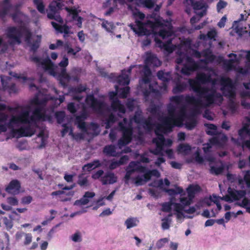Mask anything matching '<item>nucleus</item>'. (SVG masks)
Listing matches in <instances>:
<instances>
[{
  "mask_svg": "<svg viewBox=\"0 0 250 250\" xmlns=\"http://www.w3.org/2000/svg\"><path fill=\"white\" fill-rule=\"evenodd\" d=\"M244 180L246 183L247 188H250V171L247 170L245 172Z\"/></svg>",
  "mask_w": 250,
  "mask_h": 250,
  "instance_id": "nucleus-58",
  "label": "nucleus"
},
{
  "mask_svg": "<svg viewBox=\"0 0 250 250\" xmlns=\"http://www.w3.org/2000/svg\"><path fill=\"white\" fill-rule=\"evenodd\" d=\"M11 5L9 6H3L1 11H0V17L4 18L7 14L9 11Z\"/></svg>",
  "mask_w": 250,
  "mask_h": 250,
  "instance_id": "nucleus-59",
  "label": "nucleus"
},
{
  "mask_svg": "<svg viewBox=\"0 0 250 250\" xmlns=\"http://www.w3.org/2000/svg\"><path fill=\"white\" fill-rule=\"evenodd\" d=\"M111 107L113 111H119L123 114L125 113L126 110L124 105L121 103L118 98H115L111 102Z\"/></svg>",
  "mask_w": 250,
  "mask_h": 250,
  "instance_id": "nucleus-17",
  "label": "nucleus"
},
{
  "mask_svg": "<svg viewBox=\"0 0 250 250\" xmlns=\"http://www.w3.org/2000/svg\"><path fill=\"white\" fill-rule=\"evenodd\" d=\"M85 101L86 103L90 104L91 107L95 111L100 112L103 109L104 106L103 102L95 98L93 94L87 96Z\"/></svg>",
  "mask_w": 250,
  "mask_h": 250,
  "instance_id": "nucleus-12",
  "label": "nucleus"
},
{
  "mask_svg": "<svg viewBox=\"0 0 250 250\" xmlns=\"http://www.w3.org/2000/svg\"><path fill=\"white\" fill-rule=\"evenodd\" d=\"M128 120L126 118H124L123 121L118 123L119 130L122 133V136L118 140L117 145L119 148L121 149L124 146L129 144L132 140L133 129L131 126L126 127Z\"/></svg>",
  "mask_w": 250,
  "mask_h": 250,
  "instance_id": "nucleus-5",
  "label": "nucleus"
},
{
  "mask_svg": "<svg viewBox=\"0 0 250 250\" xmlns=\"http://www.w3.org/2000/svg\"><path fill=\"white\" fill-rule=\"evenodd\" d=\"M100 181L103 185L113 184L117 182V177L113 172L108 171L101 177Z\"/></svg>",
  "mask_w": 250,
  "mask_h": 250,
  "instance_id": "nucleus-16",
  "label": "nucleus"
},
{
  "mask_svg": "<svg viewBox=\"0 0 250 250\" xmlns=\"http://www.w3.org/2000/svg\"><path fill=\"white\" fill-rule=\"evenodd\" d=\"M99 166V161L98 160H95L93 163H88L84 165L83 169L88 171H90L94 168L98 167Z\"/></svg>",
  "mask_w": 250,
  "mask_h": 250,
  "instance_id": "nucleus-36",
  "label": "nucleus"
},
{
  "mask_svg": "<svg viewBox=\"0 0 250 250\" xmlns=\"http://www.w3.org/2000/svg\"><path fill=\"white\" fill-rule=\"evenodd\" d=\"M125 224L127 229H130L132 227L136 226L135 220L132 218H129L125 221Z\"/></svg>",
  "mask_w": 250,
  "mask_h": 250,
  "instance_id": "nucleus-56",
  "label": "nucleus"
},
{
  "mask_svg": "<svg viewBox=\"0 0 250 250\" xmlns=\"http://www.w3.org/2000/svg\"><path fill=\"white\" fill-rule=\"evenodd\" d=\"M146 26H149L152 29H154L156 27L162 26V23L159 19L157 18L155 19L154 21L147 20L146 21Z\"/></svg>",
  "mask_w": 250,
  "mask_h": 250,
  "instance_id": "nucleus-33",
  "label": "nucleus"
},
{
  "mask_svg": "<svg viewBox=\"0 0 250 250\" xmlns=\"http://www.w3.org/2000/svg\"><path fill=\"white\" fill-rule=\"evenodd\" d=\"M7 202L11 206H16L18 204V200L15 197H10L7 199Z\"/></svg>",
  "mask_w": 250,
  "mask_h": 250,
  "instance_id": "nucleus-63",
  "label": "nucleus"
},
{
  "mask_svg": "<svg viewBox=\"0 0 250 250\" xmlns=\"http://www.w3.org/2000/svg\"><path fill=\"white\" fill-rule=\"evenodd\" d=\"M250 125L248 123H246L243 125L242 127L238 130V135L240 137L241 140H244L245 137V135L250 136V130H249Z\"/></svg>",
  "mask_w": 250,
  "mask_h": 250,
  "instance_id": "nucleus-27",
  "label": "nucleus"
},
{
  "mask_svg": "<svg viewBox=\"0 0 250 250\" xmlns=\"http://www.w3.org/2000/svg\"><path fill=\"white\" fill-rule=\"evenodd\" d=\"M173 34L171 29H162L158 32V35L163 39H165L170 37Z\"/></svg>",
  "mask_w": 250,
  "mask_h": 250,
  "instance_id": "nucleus-32",
  "label": "nucleus"
},
{
  "mask_svg": "<svg viewBox=\"0 0 250 250\" xmlns=\"http://www.w3.org/2000/svg\"><path fill=\"white\" fill-rule=\"evenodd\" d=\"M32 123H33V122L28 124V125L27 126H21L18 129L13 128L12 126L11 128H12L11 132L13 134V136L15 137L17 135L18 138L32 136L35 133V130L31 127L30 125ZM33 124H35L34 123H33ZM27 124H28V123Z\"/></svg>",
  "mask_w": 250,
  "mask_h": 250,
  "instance_id": "nucleus-9",
  "label": "nucleus"
},
{
  "mask_svg": "<svg viewBox=\"0 0 250 250\" xmlns=\"http://www.w3.org/2000/svg\"><path fill=\"white\" fill-rule=\"evenodd\" d=\"M158 78L163 83H167L171 79V73L169 72H165L164 70L158 71L157 73Z\"/></svg>",
  "mask_w": 250,
  "mask_h": 250,
  "instance_id": "nucleus-23",
  "label": "nucleus"
},
{
  "mask_svg": "<svg viewBox=\"0 0 250 250\" xmlns=\"http://www.w3.org/2000/svg\"><path fill=\"white\" fill-rule=\"evenodd\" d=\"M224 167L222 166L216 167L215 166H211L210 168V173L212 174L218 175L220 174L223 171Z\"/></svg>",
  "mask_w": 250,
  "mask_h": 250,
  "instance_id": "nucleus-44",
  "label": "nucleus"
},
{
  "mask_svg": "<svg viewBox=\"0 0 250 250\" xmlns=\"http://www.w3.org/2000/svg\"><path fill=\"white\" fill-rule=\"evenodd\" d=\"M173 203L171 202H165L162 204L161 210L163 212L171 213L172 205Z\"/></svg>",
  "mask_w": 250,
  "mask_h": 250,
  "instance_id": "nucleus-43",
  "label": "nucleus"
},
{
  "mask_svg": "<svg viewBox=\"0 0 250 250\" xmlns=\"http://www.w3.org/2000/svg\"><path fill=\"white\" fill-rule=\"evenodd\" d=\"M168 240L167 238L160 239L156 243L157 248L159 249L162 248L166 243L168 242Z\"/></svg>",
  "mask_w": 250,
  "mask_h": 250,
  "instance_id": "nucleus-60",
  "label": "nucleus"
},
{
  "mask_svg": "<svg viewBox=\"0 0 250 250\" xmlns=\"http://www.w3.org/2000/svg\"><path fill=\"white\" fill-rule=\"evenodd\" d=\"M184 120L180 117H167L164 118L162 124L159 125L155 130V133L157 134L158 130L163 131L164 133L170 132L172 131L174 126H181L183 125Z\"/></svg>",
  "mask_w": 250,
  "mask_h": 250,
  "instance_id": "nucleus-6",
  "label": "nucleus"
},
{
  "mask_svg": "<svg viewBox=\"0 0 250 250\" xmlns=\"http://www.w3.org/2000/svg\"><path fill=\"white\" fill-rule=\"evenodd\" d=\"M3 222L7 230H10L12 228L13 223L12 220L9 219L7 217H4L3 218Z\"/></svg>",
  "mask_w": 250,
  "mask_h": 250,
  "instance_id": "nucleus-53",
  "label": "nucleus"
},
{
  "mask_svg": "<svg viewBox=\"0 0 250 250\" xmlns=\"http://www.w3.org/2000/svg\"><path fill=\"white\" fill-rule=\"evenodd\" d=\"M156 172H157V171L156 170L148 171L146 170V172H145V173L143 175L145 182H147L149 181L151 179L152 175H155V173Z\"/></svg>",
  "mask_w": 250,
  "mask_h": 250,
  "instance_id": "nucleus-52",
  "label": "nucleus"
},
{
  "mask_svg": "<svg viewBox=\"0 0 250 250\" xmlns=\"http://www.w3.org/2000/svg\"><path fill=\"white\" fill-rule=\"evenodd\" d=\"M157 85V83H150L149 85L148 90L151 93H153L156 95H158L160 94V92L156 88Z\"/></svg>",
  "mask_w": 250,
  "mask_h": 250,
  "instance_id": "nucleus-55",
  "label": "nucleus"
},
{
  "mask_svg": "<svg viewBox=\"0 0 250 250\" xmlns=\"http://www.w3.org/2000/svg\"><path fill=\"white\" fill-rule=\"evenodd\" d=\"M133 119L135 123L138 124L141 123L143 120L141 111H136Z\"/></svg>",
  "mask_w": 250,
  "mask_h": 250,
  "instance_id": "nucleus-50",
  "label": "nucleus"
},
{
  "mask_svg": "<svg viewBox=\"0 0 250 250\" xmlns=\"http://www.w3.org/2000/svg\"><path fill=\"white\" fill-rule=\"evenodd\" d=\"M129 92L130 87L129 86L125 87L121 89L119 96L121 98H126L127 97Z\"/></svg>",
  "mask_w": 250,
  "mask_h": 250,
  "instance_id": "nucleus-46",
  "label": "nucleus"
},
{
  "mask_svg": "<svg viewBox=\"0 0 250 250\" xmlns=\"http://www.w3.org/2000/svg\"><path fill=\"white\" fill-rule=\"evenodd\" d=\"M85 119L83 115H78L76 117L75 120V124L77 125L78 127L84 132L87 130L86 123L84 122Z\"/></svg>",
  "mask_w": 250,
  "mask_h": 250,
  "instance_id": "nucleus-20",
  "label": "nucleus"
},
{
  "mask_svg": "<svg viewBox=\"0 0 250 250\" xmlns=\"http://www.w3.org/2000/svg\"><path fill=\"white\" fill-rule=\"evenodd\" d=\"M133 180H134V184L136 186H142L144 184V180L139 176L135 177Z\"/></svg>",
  "mask_w": 250,
  "mask_h": 250,
  "instance_id": "nucleus-64",
  "label": "nucleus"
},
{
  "mask_svg": "<svg viewBox=\"0 0 250 250\" xmlns=\"http://www.w3.org/2000/svg\"><path fill=\"white\" fill-rule=\"evenodd\" d=\"M38 39H37L36 41H34V42L31 43L30 46L31 51L33 52H36L38 49L39 48L40 45V43L41 42V36H38Z\"/></svg>",
  "mask_w": 250,
  "mask_h": 250,
  "instance_id": "nucleus-41",
  "label": "nucleus"
},
{
  "mask_svg": "<svg viewBox=\"0 0 250 250\" xmlns=\"http://www.w3.org/2000/svg\"><path fill=\"white\" fill-rule=\"evenodd\" d=\"M191 147L188 144H180L178 147V150L182 152H186L190 150Z\"/></svg>",
  "mask_w": 250,
  "mask_h": 250,
  "instance_id": "nucleus-57",
  "label": "nucleus"
},
{
  "mask_svg": "<svg viewBox=\"0 0 250 250\" xmlns=\"http://www.w3.org/2000/svg\"><path fill=\"white\" fill-rule=\"evenodd\" d=\"M211 80L210 75L203 72L198 73L195 79L188 80L190 90L194 91L199 97L195 98L189 95L186 96V103L196 106L193 111L192 116L200 113V110L198 107H209L214 104L217 100L221 102H222L223 98L220 93L217 92L215 89L201 86V84L209 83Z\"/></svg>",
  "mask_w": 250,
  "mask_h": 250,
  "instance_id": "nucleus-1",
  "label": "nucleus"
},
{
  "mask_svg": "<svg viewBox=\"0 0 250 250\" xmlns=\"http://www.w3.org/2000/svg\"><path fill=\"white\" fill-rule=\"evenodd\" d=\"M213 0H199L195 1V0H185L186 2L190 1V3L195 11L201 10L200 12H196V14L199 18H202L206 15L207 13V10L208 5L207 2H211Z\"/></svg>",
  "mask_w": 250,
  "mask_h": 250,
  "instance_id": "nucleus-7",
  "label": "nucleus"
},
{
  "mask_svg": "<svg viewBox=\"0 0 250 250\" xmlns=\"http://www.w3.org/2000/svg\"><path fill=\"white\" fill-rule=\"evenodd\" d=\"M157 132V134H156V135L158 136V137L154 138L153 139V142L155 143L157 148L160 149L163 148V147L165 146V143L166 142V140L163 134H159V132H163L158 130Z\"/></svg>",
  "mask_w": 250,
  "mask_h": 250,
  "instance_id": "nucleus-19",
  "label": "nucleus"
},
{
  "mask_svg": "<svg viewBox=\"0 0 250 250\" xmlns=\"http://www.w3.org/2000/svg\"><path fill=\"white\" fill-rule=\"evenodd\" d=\"M21 185L18 180H12L5 188V191L12 194H17L20 192Z\"/></svg>",
  "mask_w": 250,
  "mask_h": 250,
  "instance_id": "nucleus-15",
  "label": "nucleus"
},
{
  "mask_svg": "<svg viewBox=\"0 0 250 250\" xmlns=\"http://www.w3.org/2000/svg\"><path fill=\"white\" fill-rule=\"evenodd\" d=\"M188 84L185 82H178L173 87L172 92L174 94H178L184 91L187 88Z\"/></svg>",
  "mask_w": 250,
  "mask_h": 250,
  "instance_id": "nucleus-25",
  "label": "nucleus"
},
{
  "mask_svg": "<svg viewBox=\"0 0 250 250\" xmlns=\"http://www.w3.org/2000/svg\"><path fill=\"white\" fill-rule=\"evenodd\" d=\"M128 168L130 169H136L137 168L142 167L141 170H136V172H145L146 171L147 168L146 167L141 166L140 165V163L138 161H131L129 163L127 166Z\"/></svg>",
  "mask_w": 250,
  "mask_h": 250,
  "instance_id": "nucleus-29",
  "label": "nucleus"
},
{
  "mask_svg": "<svg viewBox=\"0 0 250 250\" xmlns=\"http://www.w3.org/2000/svg\"><path fill=\"white\" fill-rule=\"evenodd\" d=\"M24 240L23 241V245L25 246H27L29 245L32 240V235L30 233H25L24 235Z\"/></svg>",
  "mask_w": 250,
  "mask_h": 250,
  "instance_id": "nucleus-54",
  "label": "nucleus"
},
{
  "mask_svg": "<svg viewBox=\"0 0 250 250\" xmlns=\"http://www.w3.org/2000/svg\"><path fill=\"white\" fill-rule=\"evenodd\" d=\"M30 60L38 65H42V67L45 70H48L50 72L54 71V63L49 58L42 60L39 57L32 56L30 58Z\"/></svg>",
  "mask_w": 250,
  "mask_h": 250,
  "instance_id": "nucleus-10",
  "label": "nucleus"
},
{
  "mask_svg": "<svg viewBox=\"0 0 250 250\" xmlns=\"http://www.w3.org/2000/svg\"><path fill=\"white\" fill-rule=\"evenodd\" d=\"M220 84L222 87L220 90L225 97L229 99L228 107L232 113L236 111L237 107L234 99L235 98V85L232 80L229 77H223L221 79Z\"/></svg>",
  "mask_w": 250,
  "mask_h": 250,
  "instance_id": "nucleus-3",
  "label": "nucleus"
},
{
  "mask_svg": "<svg viewBox=\"0 0 250 250\" xmlns=\"http://www.w3.org/2000/svg\"><path fill=\"white\" fill-rule=\"evenodd\" d=\"M172 216V213H170L168 214L167 217L162 219V221H163L162 223V228L163 229H167L169 228V223L171 221V220L169 219V218Z\"/></svg>",
  "mask_w": 250,
  "mask_h": 250,
  "instance_id": "nucleus-38",
  "label": "nucleus"
},
{
  "mask_svg": "<svg viewBox=\"0 0 250 250\" xmlns=\"http://www.w3.org/2000/svg\"><path fill=\"white\" fill-rule=\"evenodd\" d=\"M63 4L56 1H52L49 5L50 12L49 13H57L59 11L62 9Z\"/></svg>",
  "mask_w": 250,
  "mask_h": 250,
  "instance_id": "nucleus-24",
  "label": "nucleus"
},
{
  "mask_svg": "<svg viewBox=\"0 0 250 250\" xmlns=\"http://www.w3.org/2000/svg\"><path fill=\"white\" fill-rule=\"evenodd\" d=\"M205 125L207 127L206 133L209 135H214L217 133V126L212 124H205Z\"/></svg>",
  "mask_w": 250,
  "mask_h": 250,
  "instance_id": "nucleus-31",
  "label": "nucleus"
},
{
  "mask_svg": "<svg viewBox=\"0 0 250 250\" xmlns=\"http://www.w3.org/2000/svg\"><path fill=\"white\" fill-rule=\"evenodd\" d=\"M1 82L3 88L4 90H8V92L11 94L12 93H16L17 89L16 86V84L14 83L11 84L10 85H8L7 83L5 82L3 79L1 77Z\"/></svg>",
  "mask_w": 250,
  "mask_h": 250,
  "instance_id": "nucleus-26",
  "label": "nucleus"
},
{
  "mask_svg": "<svg viewBox=\"0 0 250 250\" xmlns=\"http://www.w3.org/2000/svg\"><path fill=\"white\" fill-rule=\"evenodd\" d=\"M197 125V121L195 118H191L188 122H187L185 125L186 128L188 130H192Z\"/></svg>",
  "mask_w": 250,
  "mask_h": 250,
  "instance_id": "nucleus-48",
  "label": "nucleus"
},
{
  "mask_svg": "<svg viewBox=\"0 0 250 250\" xmlns=\"http://www.w3.org/2000/svg\"><path fill=\"white\" fill-rule=\"evenodd\" d=\"M171 39H168L166 42L163 43L164 48L169 53L172 52L174 50L173 47L171 45Z\"/></svg>",
  "mask_w": 250,
  "mask_h": 250,
  "instance_id": "nucleus-49",
  "label": "nucleus"
},
{
  "mask_svg": "<svg viewBox=\"0 0 250 250\" xmlns=\"http://www.w3.org/2000/svg\"><path fill=\"white\" fill-rule=\"evenodd\" d=\"M142 167L137 168L136 169H130L128 168L127 167L126 169V173L125 176V183L126 184L128 183V181L130 179L131 175L136 172V170H142Z\"/></svg>",
  "mask_w": 250,
  "mask_h": 250,
  "instance_id": "nucleus-34",
  "label": "nucleus"
},
{
  "mask_svg": "<svg viewBox=\"0 0 250 250\" xmlns=\"http://www.w3.org/2000/svg\"><path fill=\"white\" fill-rule=\"evenodd\" d=\"M64 9L68 13L69 15L72 16L73 20H76V18L79 16V13L80 12V11H78L77 9L74 7H66Z\"/></svg>",
  "mask_w": 250,
  "mask_h": 250,
  "instance_id": "nucleus-37",
  "label": "nucleus"
},
{
  "mask_svg": "<svg viewBox=\"0 0 250 250\" xmlns=\"http://www.w3.org/2000/svg\"><path fill=\"white\" fill-rule=\"evenodd\" d=\"M34 4L36 6L38 11L42 13H45V6L42 0H33Z\"/></svg>",
  "mask_w": 250,
  "mask_h": 250,
  "instance_id": "nucleus-35",
  "label": "nucleus"
},
{
  "mask_svg": "<svg viewBox=\"0 0 250 250\" xmlns=\"http://www.w3.org/2000/svg\"><path fill=\"white\" fill-rule=\"evenodd\" d=\"M104 173V171L103 170H99L92 175V178L94 180L99 179L100 178L101 179Z\"/></svg>",
  "mask_w": 250,
  "mask_h": 250,
  "instance_id": "nucleus-62",
  "label": "nucleus"
},
{
  "mask_svg": "<svg viewBox=\"0 0 250 250\" xmlns=\"http://www.w3.org/2000/svg\"><path fill=\"white\" fill-rule=\"evenodd\" d=\"M31 104L36 105L32 112V115L29 117L28 111H24L20 115L13 116L10 119L9 126L10 127L11 123L15 124L19 123L29 124L31 122L37 123L40 121H45L47 115L45 114V106L47 100L45 99H40L38 97H35L31 100Z\"/></svg>",
  "mask_w": 250,
  "mask_h": 250,
  "instance_id": "nucleus-2",
  "label": "nucleus"
},
{
  "mask_svg": "<svg viewBox=\"0 0 250 250\" xmlns=\"http://www.w3.org/2000/svg\"><path fill=\"white\" fill-rule=\"evenodd\" d=\"M201 190L200 187L198 185H190L187 189L188 197L190 199H193L195 197V194Z\"/></svg>",
  "mask_w": 250,
  "mask_h": 250,
  "instance_id": "nucleus-22",
  "label": "nucleus"
},
{
  "mask_svg": "<svg viewBox=\"0 0 250 250\" xmlns=\"http://www.w3.org/2000/svg\"><path fill=\"white\" fill-rule=\"evenodd\" d=\"M47 18L50 20H54L60 23L63 22L62 18L59 14H57V13H47Z\"/></svg>",
  "mask_w": 250,
  "mask_h": 250,
  "instance_id": "nucleus-39",
  "label": "nucleus"
},
{
  "mask_svg": "<svg viewBox=\"0 0 250 250\" xmlns=\"http://www.w3.org/2000/svg\"><path fill=\"white\" fill-rule=\"evenodd\" d=\"M87 88L86 85L79 84L77 86L72 88V91L74 93H81L86 91Z\"/></svg>",
  "mask_w": 250,
  "mask_h": 250,
  "instance_id": "nucleus-51",
  "label": "nucleus"
},
{
  "mask_svg": "<svg viewBox=\"0 0 250 250\" xmlns=\"http://www.w3.org/2000/svg\"><path fill=\"white\" fill-rule=\"evenodd\" d=\"M103 153L108 156L116 157L118 153L116 152V147L113 145L105 146L103 148Z\"/></svg>",
  "mask_w": 250,
  "mask_h": 250,
  "instance_id": "nucleus-18",
  "label": "nucleus"
},
{
  "mask_svg": "<svg viewBox=\"0 0 250 250\" xmlns=\"http://www.w3.org/2000/svg\"><path fill=\"white\" fill-rule=\"evenodd\" d=\"M161 62L157 56L150 52L146 53V58L145 60V65L149 67H158L161 65Z\"/></svg>",
  "mask_w": 250,
  "mask_h": 250,
  "instance_id": "nucleus-14",
  "label": "nucleus"
},
{
  "mask_svg": "<svg viewBox=\"0 0 250 250\" xmlns=\"http://www.w3.org/2000/svg\"><path fill=\"white\" fill-rule=\"evenodd\" d=\"M6 34L9 39L13 40L19 44L21 43V38L24 35L25 42L28 44H31L32 33L24 26L9 27L7 29Z\"/></svg>",
  "mask_w": 250,
  "mask_h": 250,
  "instance_id": "nucleus-4",
  "label": "nucleus"
},
{
  "mask_svg": "<svg viewBox=\"0 0 250 250\" xmlns=\"http://www.w3.org/2000/svg\"><path fill=\"white\" fill-rule=\"evenodd\" d=\"M6 105L3 104H0V111L5 110L6 109ZM8 118V116L4 113H2L0 112V133L1 132H4L7 130V128H11L12 127L13 123H11L10 127L9 126V124L10 123V121L8 124L1 123H5V122L7 121ZM13 124H14L13 123Z\"/></svg>",
  "mask_w": 250,
  "mask_h": 250,
  "instance_id": "nucleus-13",
  "label": "nucleus"
},
{
  "mask_svg": "<svg viewBox=\"0 0 250 250\" xmlns=\"http://www.w3.org/2000/svg\"><path fill=\"white\" fill-rule=\"evenodd\" d=\"M117 82L119 85H127L130 83V79L128 75L124 74L123 71L122 74L117 78Z\"/></svg>",
  "mask_w": 250,
  "mask_h": 250,
  "instance_id": "nucleus-28",
  "label": "nucleus"
},
{
  "mask_svg": "<svg viewBox=\"0 0 250 250\" xmlns=\"http://www.w3.org/2000/svg\"><path fill=\"white\" fill-rule=\"evenodd\" d=\"M186 57V62L183 64L181 69V73L185 75L188 76L193 72L200 69L199 63L196 62L191 57L185 55Z\"/></svg>",
  "mask_w": 250,
  "mask_h": 250,
  "instance_id": "nucleus-8",
  "label": "nucleus"
},
{
  "mask_svg": "<svg viewBox=\"0 0 250 250\" xmlns=\"http://www.w3.org/2000/svg\"><path fill=\"white\" fill-rule=\"evenodd\" d=\"M148 111L152 115H156L159 112V107L155 104H152L150 106Z\"/></svg>",
  "mask_w": 250,
  "mask_h": 250,
  "instance_id": "nucleus-61",
  "label": "nucleus"
},
{
  "mask_svg": "<svg viewBox=\"0 0 250 250\" xmlns=\"http://www.w3.org/2000/svg\"><path fill=\"white\" fill-rule=\"evenodd\" d=\"M65 117V112L63 111H57L55 113V118L57 120V122L58 124H62Z\"/></svg>",
  "mask_w": 250,
  "mask_h": 250,
  "instance_id": "nucleus-42",
  "label": "nucleus"
},
{
  "mask_svg": "<svg viewBox=\"0 0 250 250\" xmlns=\"http://www.w3.org/2000/svg\"><path fill=\"white\" fill-rule=\"evenodd\" d=\"M135 22L137 28H136L133 24H130L129 25L134 32L137 34L139 36L149 35V30L145 27V26H146V22H144L138 19H136Z\"/></svg>",
  "mask_w": 250,
  "mask_h": 250,
  "instance_id": "nucleus-11",
  "label": "nucleus"
},
{
  "mask_svg": "<svg viewBox=\"0 0 250 250\" xmlns=\"http://www.w3.org/2000/svg\"><path fill=\"white\" fill-rule=\"evenodd\" d=\"M228 194L224 196L222 199L229 202H232L234 201H237L238 198H236V190H233L229 188L228 190Z\"/></svg>",
  "mask_w": 250,
  "mask_h": 250,
  "instance_id": "nucleus-21",
  "label": "nucleus"
},
{
  "mask_svg": "<svg viewBox=\"0 0 250 250\" xmlns=\"http://www.w3.org/2000/svg\"><path fill=\"white\" fill-rule=\"evenodd\" d=\"M185 97L183 95L174 96H172L170 100L171 102L175 103L177 104H179L182 103L184 100H185ZM186 101V100H185ZM186 102V101H185Z\"/></svg>",
  "mask_w": 250,
  "mask_h": 250,
  "instance_id": "nucleus-40",
  "label": "nucleus"
},
{
  "mask_svg": "<svg viewBox=\"0 0 250 250\" xmlns=\"http://www.w3.org/2000/svg\"><path fill=\"white\" fill-rule=\"evenodd\" d=\"M140 2L146 7L150 9L154 7L155 0H140Z\"/></svg>",
  "mask_w": 250,
  "mask_h": 250,
  "instance_id": "nucleus-47",
  "label": "nucleus"
},
{
  "mask_svg": "<svg viewBox=\"0 0 250 250\" xmlns=\"http://www.w3.org/2000/svg\"><path fill=\"white\" fill-rule=\"evenodd\" d=\"M203 56L205 59L201 60V61L206 63L208 62H212L215 59L214 55L212 54V52L209 50H204L203 51Z\"/></svg>",
  "mask_w": 250,
  "mask_h": 250,
  "instance_id": "nucleus-30",
  "label": "nucleus"
},
{
  "mask_svg": "<svg viewBox=\"0 0 250 250\" xmlns=\"http://www.w3.org/2000/svg\"><path fill=\"white\" fill-rule=\"evenodd\" d=\"M77 184L81 187H87L89 185L87 177H82L79 175Z\"/></svg>",
  "mask_w": 250,
  "mask_h": 250,
  "instance_id": "nucleus-45",
  "label": "nucleus"
}]
</instances>
